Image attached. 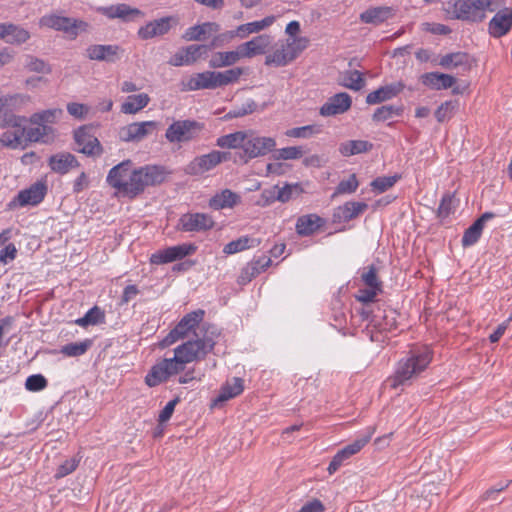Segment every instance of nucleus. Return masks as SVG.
Masks as SVG:
<instances>
[{"label":"nucleus","mask_w":512,"mask_h":512,"mask_svg":"<svg viewBox=\"0 0 512 512\" xmlns=\"http://www.w3.org/2000/svg\"><path fill=\"white\" fill-rule=\"evenodd\" d=\"M205 330L203 337L187 341L174 350L173 358H165L152 366L145 376V383L149 387H155L166 382L171 376L185 369L187 363L205 359L215 347V338L219 335L217 328L210 324L202 326Z\"/></svg>","instance_id":"f257e3e1"},{"label":"nucleus","mask_w":512,"mask_h":512,"mask_svg":"<svg viewBox=\"0 0 512 512\" xmlns=\"http://www.w3.org/2000/svg\"><path fill=\"white\" fill-rule=\"evenodd\" d=\"M165 177L166 171L162 166L145 165L132 168V161L124 160L109 170L106 181L119 196L135 199L146 188L163 183Z\"/></svg>","instance_id":"f03ea898"},{"label":"nucleus","mask_w":512,"mask_h":512,"mask_svg":"<svg viewBox=\"0 0 512 512\" xmlns=\"http://www.w3.org/2000/svg\"><path fill=\"white\" fill-rule=\"evenodd\" d=\"M432 360L427 348L412 350L405 358L398 361L394 374L388 378L391 388L410 385L412 380L424 371Z\"/></svg>","instance_id":"7ed1b4c3"},{"label":"nucleus","mask_w":512,"mask_h":512,"mask_svg":"<svg viewBox=\"0 0 512 512\" xmlns=\"http://www.w3.org/2000/svg\"><path fill=\"white\" fill-rule=\"evenodd\" d=\"M500 0H453L447 3L448 12L453 18L470 22H481L486 17V11H495Z\"/></svg>","instance_id":"20e7f679"},{"label":"nucleus","mask_w":512,"mask_h":512,"mask_svg":"<svg viewBox=\"0 0 512 512\" xmlns=\"http://www.w3.org/2000/svg\"><path fill=\"white\" fill-rule=\"evenodd\" d=\"M246 135L243 152H239V158L244 163L265 156L276 147V141L272 137L260 136L254 130H246Z\"/></svg>","instance_id":"39448f33"},{"label":"nucleus","mask_w":512,"mask_h":512,"mask_svg":"<svg viewBox=\"0 0 512 512\" xmlns=\"http://www.w3.org/2000/svg\"><path fill=\"white\" fill-rule=\"evenodd\" d=\"M39 24L42 27L61 31L72 40L76 39L79 33L85 32L89 26L88 23L83 20L56 14L44 15L40 18Z\"/></svg>","instance_id":"423d86ee"},{"label":"nucleus","mask_w":512,"mask_h":512,"mask_svg":"<svg viewBox=\"0 0 512 512\" xmlns=\"http://www.w3.org/2000/svg\"><path fill=\"white\" fill-rule=\"evenodd\" d=\"M204 315L205 311L202 309H197L184 315L166 337L160 341L159 346L166 348L178 340L187 337L189 332L194 330L202 322Z\"/></svg>","instance_id":"0eeeda50"},{"label":"nucleus","mask_w":512,"mask_h":512,"mask_svg":"<svg viewBox=\"0 0 512 512\" xmlns=\"http://www.w3.org/2000/svg\"><path fill=\"white\" fill-rule=\"evenodd\" d=\"M204 129V124L196 120H177L166 129L165 138L170 143L189 142L196 139Z\"/></svg>","instance_id":"6e6552de"},{"label":"nucleus","mask_w":512,"mask_h":512,"mask_svg":"<svg viewBox=\"0 0 512 512\" xmlns=\"http://www.w3.org/2000/svg\"><path fill=\"white\" fill-rule=\"evenodd\" d=\"M215 226L213 217L208 213L187 212L182 214L175 226L177 231L185 233H205Z\"/></svg>","instance_id":"1a4fd4ad"},{"label":"nucleus","mask_w":512,"mask_h":512,"mask_svg":"<svg viewBox=\"0 0 512 512\" xmlns=\"http://www.w3.org/2000/svg\"><path fill=\"white\" fill-rule=\"evenodd\" d=\"M230 152L213 150L208 154L195 157L186 167L185 171L189 175H202L215 168L222 162L230 159Z\"/></svg>","instance_id":"9d476101"},{"label":"nucleus","mask_w":512,"mask_h":512,"mask_svg":"<svg viewBox=\"0 0 512 512\" xmlns=\"http://www.w3.org/2000/svg\"><path fill=\"white\" fill-rule=\"evenodd\" d=\"M75 143L79 146L78 152L89 157H97L103 153V147L98 138L93 134L91 126H81L74 131Z\"/></svg>","instance_id":"9b49d317"},{"label":"nucleus","mask_w":512,"mask_h":512,"mask_svg":"<svg viewBox=\"0 0 512 512\" xmlns=\"http://www.w3.org/2000/svg\"><path fill=\"white\" fill-rule=\"evenodd\" d=\"M196 250L197 246L193 243H184L167 247L153 253L150 257V262L156 265L174 262L194 254Z\"/></svg>","instance_id":"f8f14e48"},{"label":"nucleus","mask_w":512,"mask_h":512,"mask_svg":"<svg viewBox=\"0 0 512 512\" xmlns=\"http://www.w3.org/2000/svg\"><path fill=\"white\" fill-rule=\"evenodd\" d=\"M178 24L177 18L173 16H165L147 22L137 31V36L141 40H149L155 37L164 36Z\"/></svg>","instance_id":"ddd939ff"},{"label":"nucleus","mask_w":512,"mask_h":512,"mask_svg":"<svg viewBox=\"0 0 512 512\" xmlns=\"http://www.w3.org/2000/svg\"><path fill=\"white\" fill-rule=\"evenodd\" d=\"M47 187L42 182H36L29 188L21 190L9 203V207H24L26 205H38L45 197Z\"/></svg>","instance_id":"4468645a"},{"label":"nucleus","mask_w":512,"mask_h":512,"mask_svg":"<svg viewBox=\"0 0 512 512\" xmlns=\"http://www.w3.org/2000/svg\"><path fill=\"white\" fill-rule=\"evenodd\" d=\"M97 12L108 19H120L122 22H132L136 18L144 16V13L140 9L131 7L125 3L98 7Z\"/></svg>","instance_id":"2eb2a0df"},{"label":"nucleus","mask_w":512,"mask_h":512,"mask_svg":"<svg viewBox=\"0 0 512 512\" xmlns=\"http://www.w3.org/2000/svg\"><path fill=\"white\" fill-rule=\"evenodd\" d=\"M208 53L206 44H193L179 49L169 60V64L175 67L191 65Z\"/></svg>","instance_id":"dca6fc26"},{"label":"nucleus","mask_w":512,"mask_h":512,"mask_svg":"<svg viewBox=\"0 0 512 512\" xmlns=\"http://www.w3.org/2000/svg\"><path fill=\"white\" fill-rule=\"evenodd\" d=\"M370 438V435H368L361 439H357L353 443L339 450L329 463L327 469L329 474L335 473L346 460L358 453L370 441Z\"/></svg>","instance_id":"f3484780"},{"label":"nucleus","mask_w":512,"mask_h":512,"mask_svg":"<svg viewBox=\"0 0 512 512\" xmlns=\"http://www.w3.org/2000/svg\"><path fill=\"white\" fill-rule=\"evenodd\" d=\"M87 57L90 60L105 61L114 63L121 58L123 50L118 45H90L86 49Z\"/></svg>","instance_id":"a211bd4d"},{"label":"nucleus","mask_w":512,"mask_h":512,"mask_svg":"<svg viewBox=\"0 0 512 512\" xmlns=\"http://www.w3.org/2000/svg\"><path fill=\"white\" fill-rule=\"evenodd\" d=\"M372 327L379 332H390L397 328L398 313L390 307L377 305Z\"/></svg>","instance_id":"6ab92c4d"},{"label":"nucleus","mask_w":512,"mask_h":512,"mask_svg":"<svg viewBox=\"0 0 512 512\" xmlns=\"http://www.w3.org/2000/svg\"><path fill=\"white\" fill-rule=\"evenodd\" d=\"M351 104L352 99L348 93H337L321 106L320 115L327 117L343 114L350 109Z\"/></svg>","instance_id":"aec40b11"},{"label":"nucleus","mask_w":512,"mask_h":512,"mask_svg":"<svg viewBox=\"0 0 512 512\" xmlns=\"http://www.w3.org/2000/svg\"><path fill=\"white\" fill-rule=\"evenodd\" d=\"M512 28V8L499 10L489 22V33L495 38L506 35Z\"/></svg>","instance_id":"412c9836"},{"label":"nucleus","mask_w":512,"mask_h":512,"mask_svg":"<svg viewBox=\"0 0 512 512\" xmlns=\"http://www.w3.org/2000/svg\"><path fill=\"white\" fill-rule=\"evenodd\" d=\"M271 263V258L266 255L254 258L241 270V273L238 277V283L240 285L248 284L260 273L265 271L271 265Z\"/></svg>","instance_id":"4be33fe9"},{"label":"nucleus","mask_w":512,"mask_h":512,"mask_svg":"<svg viewBox=\"0 0 512 512\" xmlns=\"http://www.w3.org/2000/svg\"><path fill=\"white\" fill-rule=\"evenodd\" d=\"M405 88L401 81L393 82L379 87L366 96V103L369 105L379 104L398 96Z\"/></svg>","instance_id":"5701e85b"},{"label":"nucleus","mask_w":512,"mask_h":512,"mask_svg":"<svg viewBox=\"0 0 512 512\" xmlns=\"http://www.w3.org/2000/svg\"><path fill=\"white\" fill-rule=\"evenodd\" d=\"M368 205L365 202L348 201L337 207L333 213L334 223H347L362 214Z\"/></svg>","instance_id":"b1692460"},{"label":"nucleus","mask_w":512,"mask_h":512,"mask_svg":"<svg viewBox=\"0 0 512 512\" xmlns=\"http://www.w3.org/2000/svg\"><path fill=\"white\" fill-rule=\"evenodd\" d=\"M395 16V10L390 6L370 7L363 11L359 19L364 24L379 26Z\"/></svg>","instance_id":"393cba45"},{"label":"nucleus","mask_w":512,"mask_h":512,"mask_svg":"<svg viewBox=\"0 0 512 512\" xmlns=\"http://www.w3.org/2000/svg\"><path fill=\"white\" fill-rule=\"evenodd\" d=\"M155 127L156 123L154 121L134 122L121 129L120 137L125 142L139 141Z\"/></svg>","instance_id":"a878e982"},{"label":"nucleus","mask_w":512,"mask_h":512,"mask_svg":"<svg viewBox=\"0 0 512 512\" xmlns=\"http://www.w3.org/2000/svg\"><path fill=\"white\" fill-rule=\"evenodd\" d=\"M48 165L53 172L64 175L71 169L79 167L80 163L73 154L60 152L49 157Z\"/></svg>","instance_id":"bb28decb"},{"label":"nucleus","mask_w":512,"mask_h":512,"mask_svg":"<svg viewBox=\"0 0 512 512\" xmlns=\"http://www.w3.org/2000/svg\"><path fill=\"white\" fill-rule=\"evenodd\" d=\"M271 44V36L262 34L252 38L238 46L242 58H252L256 55H262L266 53L267 48Z\"/></svg>","instance_id":"cd10ccee"},{"label":"nucleus","mask_w":512,"mask_h":512,"mask_svg":"<svg viewBox=\"0 0 512 512\" xmlns=\"http://www.w3.org/2000/svg\"><path fill=\"white\" fill-rule=\"evenodd\" d=\"M325 223L326 220L317 214H306L298 217L295 229L299 236L307 237L317 232Z\"/></svg>","instance_id":"c85d7f7f"},{"label":"nucleus","mask_w":512,"mask_h":512,"mask_svg":"<svg viewBox=\"0 0 512 512\" xmlns=\"http://www.w3.org/2000/svg\"><path fill=\"white\" fill-rule=\"evenodd\" d=\"M494 217V213L485 212L476 219L473 224L465 230L461 240L462 246L469 247L477 243L482 235L485 223Z\"/></svg>","instance_id":"c756f323"},{"label":"nucleus","mask_w":512,"mask_h":512,"mask_svg":"<svg viewBox=\"0 0 512 512\" xmlns=\"http://www.w3.org/2000/svg\"><path fill=\"white\" fill-rule=\"evenodd\" d=\"M275 20L276 18L273 15L266 16L262 20L239 25L235 31H228L227 35H229L230 39L236 36L243 39L246 38L249 34L258 33L270 27L275 22Z\"/></svg>","instance_id":"7c9ffc66"},{"label":"nucleus","mask_w":512,"mask_h":512,"mask_svg":"<svg viewBox=\"0 0 512 512\" xmlns=\"http://www.w3.org/2000/svg\"><path fill=\"white\" fill-rule=\"evenodd\" d=\"M220 31V25L216 22H204L199 25L189 27L182 38L186 41H204L212 34Z\"/></svg>","instance_id":"2f4dec72"},{"label":"nucleus","mask_w":512,"mask_h":512,"mask_svg":"<svg viewBox=\"0 0 512 512\" xmlns=\"http://www.w3.org/2000/svg\"><path fill=\"white\" fill-rule=\"evenodd\" d=\"M420 80L423 85L435 90L451 88L456 82L455 77L439 72L424 73Z\"/></svg>","instance_id":"473e14b6"},{"label":"nucleus","mask_w":512,"mask_h":512,"mask_svg":"<svg viewBox=\"0 0 512 512\" xmlns=\"http://www.w3.org/2000/svg\"><path fill=\"white\" fill-rule=\"evenodd\" d=\"M240 202L241 197L237 193L230 189H224L209 200V206L214 210H221L224 208H233Z\"/></svg>","instance_id":"72a5a7b5"},{"label":"nucleus","mask_w":512,"mask_h":512,"mask_svg":"<svg viewBox=\"0 0 512 512\" xmlns=\"http://www.w3.org/2000/svg\"><path fill=\"white\" fill-rule=\"evenodd\" d=\"M294 59L295 52H293L292 48L288 47L287 44H282L280 48H277L271 54L266 56L265 64L282 67Z\"/></svg>","instance_id":"f704fd0d"},{"label":"nucleus","mask_w":512,"mask_h":512,"mask_svg":"<svg viewBox=\"0 0 512 512\" xmlns=\"http://www.w3.org/2000/svg\"><path fill=\"white\" fill-rule=\"evenodd\" d=\"M244 390L243 379L234 377L232 382H226L220 389L218 396L214 400V405L228 401L240 395Z\"/></svg>","instance_id":"c9c22d12"},{"label":"nucleus","mask_w":512,"mask_h":512,"mask_svg":"<svg viewBox=\"0 0 512 512\" xmlns=\"http://www.w3.org/2000/svg\"><path fill=\"white\" fill-rule=\"evenodd\" d=\"M242 58L239 49L236 51L216 52L209 60V67L222 68L232 66Z\"/></svg>","instance_id":"e433bc0d"},{"label":"nucleus","mask_w":512,"mask_h":512,"mask_svg":"<svg viewBox=\"0 0 512 512\" xmlns=\"http://www.w3.org/2000/svg\"><path fill=\"white\" fill-rule=\"evenodd\" d=\"M246 137V131H236L217 138L216 145L220 148L240 149L243 152Z\"/></svg>","instance_id":"4c0bfd02"},{"label":"nucleus","mask_w":512,"mask_h":512,"mask_svg":"<svg viewBox=\"0 0 512 512\" xmlns=\"http://www.w3.org/2000/svg\"><path fill=\"white\" fill-rule=\"evenodd\" d=\"M63 111L60 108L47 109L36 112L30 116V123L33 125H52L62 116Z\"/></svg>","instance_id":"58836bf2"},{"label":"nucleus","mask_w":512,"mask_h":512,"mask_svg":"<svg viewBox=\"0 0 512 512\" xmlns=\"http://www.w3.org/2000/svg\"><path fill=\"white\" fill-rule=\"evenodd\" d=\"M150 101V97L146 93L128 96L126 101L121 105V111L125 114H135L145 108Z\"/></svg>","instance_id":"ea45409f"},{"label":"nucleus","mask_w":512,"mask_h":512,"mask_svg":"<svg viewBox=\"0 0 512 512\" xmlns=\"http://www.w3.org/2000/svg\"><path fill=\"white\" fill-rule=\"evenodd\" d=\"M373 148L371 142L365 140H350L340 144L339 152L343 156H352L356 154L366 153Z\"/></svg>","instance_id":"a19ab883"},{"label":"nucleus","mask_w":512,"mask_h":512,"mask_svg":"<svg viewBox=\"0 0 512 512\" xmlns=\"http://www.w3.org/2000/svg\"><path fill=\"white\" fill-rule=\"evenodd\" d=\"M439 65L446 69L462 67L465 70L469 69V55L465 52H454L444 55Z\"/></svg>","instance_id":"79ce46f5"},{"label":"nucleus","mask_w":512,"mask_h":512,"mask_svg":"<svg viewBox=\"0 0 512 512\" xmlns=\"http://www.w3.org/2000/svg\"><path fill=\"white\" fill-rule=\"evenodd\" d=\"M26 137L31 142L47 143L53 138L54 129L50 125H42L25 129Z\"/></svg>","instance_id":"37998d69"},{"label":"nucleus","mask_w":512,"mask_h":512,"mask_svg":"<svg viewBox=\"0 0 512 512\" xmlns=\"http://www.w3.org/2000/svg\"><path fill=\"white\" fill-rule=\"evenodd\" d=\"M259 244V239L250 238L248 236H242L236 240L227 243L223 248V252L228 255L235 254L248 248L257 247Z\"/></svg>","instance_id":"c03bdc74"},{"label":"nucleus","mask_w":512,"mask_h":512,"mask_svg":"<svg viewBox=\"0 0 512 512\" xmlns=\"http://www.w3.org/2000/svg\"><path fill=\"white\" fill-rule=\"evenodd\" d=\"M203 89H212L210 71L194 74L188 79L184 88V90L187 91H197Z\"/></svg>","instance_id":"a18cd8bd"},{"label":"nucleus","mask_w":512,"mask_h":512,"mask_svg":"<svg viewBox=\"0 0 512 512\" xmlns=\"http://www.w3.org/2000/svg\"><path fill=\"white\" fill-rule=\"evenodd\" d=\"M344 87L354 91L361 90L365 85L363 74L358 70H348L342 73V83Z\"/></svg>","instance_id":"49530a36"},{"label":"nucleus","mask_w":512,"mask_h":512,"mask_svg":"<svg viewBox=\"0 0 512 512\" xmlns=\"http://www.w3.org/2000/svg\"><path fill=\"white\" fill-rule=\"evenodd\" d=\"M7 37L5 41L9 44H23L30 38V33L15 24L7 23Z\"/></svg>","instance_id":"de8ad7c7"},{"label":"nucleus","mask_w":512,"mask_h":512,"mask_svg":"<svg viewBox=\"0 0 512 512\" xmlns=\"http://www.w3.org/2000/svg\"><path fill=\"white\" fill-rule=\"evenodd\" d=\"M92 346V340L68 343L61 348V353L68 357H78L85 354Z\"/></svg>","instance_id":"09e8293b"},{"label":"nucleus","mask_w":512,"mask_h":512,"mask_svg":"<svg viewBox=\"0 0 512 512\" xmlns=\"http://www.w3.org/2000/svg\"><path fill=\"white\" fill-rule=\"evenodd\" d=\"M402 113L403 108L401 106L384 105L374 111L372 120L374 122H384L394 116H400Z\"/></svg>","instance_id":"8fccbe9b"},{"label":"nucleus","mask_w":512,"mask_h":512,"mask_svg":"<svg viewBox=\"0 0 512 512\" xmlns=\"http://www.w3.org/2000/svg\"><path fill=\"white\" fill-rule=\"evenodd\" d=\"M457 205L458 200L455 198L454 194H444L437 210V216L441 219L447 218L450 214L455 212Z\"/></svg>","instance_id":"3c124183"},{"label":"nucleus","mask_w":512,"mask_h":512,"mask_svg":"<svg viewBox=\"0 0 512 512\" xmlns=\"http://www.w3.org/2000/svg\"><path fill=\"white\" fill-rule=\"evenodd\" d=\"M322 132V126L318 124L306 125L302 127L291 128L286 131L288 137L293 138H310Z\"/></svg>","instance_id":"603ef678"},{"label":"nucleus","mask_w":512,"mask_h":512,"mask_svg":"<svg viewBox=\"0 0 512 512\" xmlns=\"http://www.w3.org/2000/svg\"><path fill=\"white\" fill-rule=\"evenodd\" d=\"M303 192L304 189L300 183H286L282 188H279V202L286 203L300 196Z\"/></svg>","instance_id":"864d4df0"},{"label":"nucleus","mask_w":512,"mask_h":512,"mask_svg":"<svg viewBox=\"0 0 512 512\" xmlns=\"http://www.w3.org/2000/svg\"><path fill=\"white\" fill-rule=\"evenodd\" d=\"M257 109V103L249 99L241 106L234 107L231 109L225 116L224 119L229 120L233 118L243 117L249 114H252Z\"/></svg>","instance_id":"5fc2aeb1"},{"label":"nucleus","mask_w":512,"mask_h":512,"mask_svg":"<svg viewBox=\"0 0 512 512\" xmlns=\"http://www.w3.org/2000/svg\"><path fill=\"white\" fill-rule=\"evenodd\" d=\"M359 186L358 179L355 174H351L348 179L341 180L337 187L335 188L332 197H336L337 195L342 194H352L354 193Z\"/></svg>","instance_id":"6e6d98bb"},{"label":"nucleus","mask_w":512,"mask_h":512,"mask_svg":"<svg viewBox=\"0 0 512 512\" xmlns=\"http://www.w3.org/2000/svg\"><path fill=\"white\" fill-rule=\"evenodd\" d=\"M361 280L367 287L382 290V282L378 279L377 268L373 264L364 268L361 273Z\"/></svg>","instance_id":"4d7b16f0"},{"label":"nucleus","mask_w":512,"mask_h":512,"mask_svg":"<svg viewBox=\"0 0 512 512\" xmlns=\"http://www.w3.org/2000/svg\"><path fill=\"white\" fill-rule=\"evenodd\" d=\"M399 179V175L377 177L371 182V187L374 191L383 193L389 188L393 187Z\"/></svg>","instance_id":"13d9d810"},{"label":"nucleus","mask_w":512,"mask_h":512,"mask_svg":"<svg viewBox=\"0 0 512 512\" xmlns=\"http://www.w3.org/2000/svg\"><path fill=\"white\" fill-rule=\"evenodd\" d=\"M278 196L279 187L275 185L269 189H264L255 204L260 207H267L275 201H279Z\"/></svg>","instance_id":"bf43d9fd"},{"label":"nucleus","mask_w":512,"mask_h":512,"mask_svg":"<svg viewBox=\"0 0 512 512\" xmlns=\"http://www.w3.org/2000/svg\"><path fill=\"white\" fill-rule=\"evenodd\" d=\"M457 106L456 101H445L442 103L437 110L435 111V117L438 122L442 123L448 119H450L453 115V111Z\"/></svg>","instance_id":"052dcab7"},{"label":"nucleus","mask_w":512,"mask_h":512,"mask_svg":"<svg viewBox=\"0 0 512 512\" xmlns=\"http://www.w3.org/2000/svg\"><path fill=\"white\" fill-rule=\"evenodd\" d=\"M48 385L47 379L41 374H34L26 379L25 387L29 391L38 392Z\"/></svg>","instance_id":"680f3d73"},{"label":"nucleus","mask_w":512,"mask_h":512,"mask_svg":"<svg viewBox=\"0 0 512 512\" xmlns=\"http://www.w3.org/2000/svg\"><path fill=\"white\" fill-rule=\"evenodd\" d=\"M382 292V290L374 289L373 287H366L365 289H359L358 294L356 295V299L363 304H371L377 305L375 303V297L378 293Z\"/></svg>","instance_id":"e2e57ef3"},{"label":"nucleus","mask_w":512,"mask_h":512,"mask_svg":"<svg viewBox=\"0 0 512 512\" xmlns=\"http://www.w3.org/2000/svg\"><path fill=\"white\" fill-rule=\"evenodd\" d=\"M303 150L302 147H285L278 150L277 159H283V160H291V159H298L302 157Z\"/></svg>","instance_id":"0e129e2a"},{"label":"nucleus","mask_w":512,"mask_h":512,"mask_svg":"<svg viewBox=\"0 0 512 512\" xmlns=\"http://www.w3.org/2000/svg\"><path fill=\"white\" fill-rule=\"evenodd\" d=\"M78 466V461L75 458L65 460L57 469L55 477L57 479L63 478L72 473Z\"/></svg>","instance_id":"69168bd1"},{"label":"nucleus","mask_w":512,"mask_h":512,"mask_svg":"<svg viewBox=\"0 0 512 512\" xmlns=\"http://www.w3.org/2000/svg\"><path fill=\"white\" fill-rule=\"evenodd\" d=\"M21 143V136L15 132L6 131L0 136V144L5 147L16 148Z\"/></svg>","instance_id":"338daca9"},{"label":"nucleus","mask_w":512,"mask_h":512,"mask_svg":"<svg viewBox=\"0 0 512 512\" xmlns=\"http://www.w3.org/2000/svg\"><path fill=\"white\" fill-rule=\"evenodd\" d=\"M180 402L179 397H175L171 401H169L164 408L161 410L158 422L159 423H165L167 422L173 415L176 405Z\"/></svg>","instance_id":"774afa93"}]
</instances>
